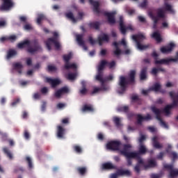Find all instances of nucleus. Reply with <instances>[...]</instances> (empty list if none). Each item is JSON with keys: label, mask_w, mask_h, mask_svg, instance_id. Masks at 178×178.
<instances>
[{"label": "nucleus", "mask_w": 178, "mask_h": 178, "mask_svg": "<svg viewBox=\"0 0 178 178\" xmlns=\"http://www.w3.org/2000/svg\"><path fill=\"white\" fill-rule=\"evenodd\" d=\"M134 83H136V70H131L127 76H120L118 80V86L120 88L118 94H124L128 86H133Z\"/></svg>", "instance_id": "f257e3e1"}, {"label": "nucleus", "mask_w": 178, "mask_h": 178, "mask_svg": "<svg viewBox=\"0 0 178 178\" xmlns=\"http://www.w3.org/2000/svg\"><path fill=\"white\" fill-rule=\"evenodd\" d=\"M27 47V51L29 54H35V52H42V47L40 44L38 39H35L32 41L25 40L23 42L18 43L17 47L19 49H23Z\"/></svg>", "instance_id": "f03ea898"}, {"label": "nucleus", "mask_w": 178, "mask_h": 178, "mask_svg": "<svg viewBox=\"0 0 178 178\" xmlns=\"http://www.w3.org/2000/svg\"><path fill=\"white\" fill-rule=\"evenodd\" d=\"M130 148H131V145L124 144L123 145V149L120 151V154L125 156L127 166H131L133 165V161L131 159L138 158V153L136 152H128L130 151Z\"/></svg>", "instance_id": "7ed1b4c3"}, {"label": "nucleus", "mask_w": 178, "mask_h": 178, "mask_svg": "<svg viewBox=\"0 0 178 178\" xmlns=\"http://www.w3.org/2000/svg\"><path fill=\"white\" fill-rule=\"evenodd\" d=\"M136 154H138V157H135L134 159H137L138 163L134 167V170L136 173H140L141 171V165H144V160L141 159L140 155H145L147 154V147L144 145H140L138 148V152H136Z\"/></svg>", "instance_id": "20e7f679"}, {"label": "nucleus", "mask_w": 178, "mask_h": 178, "mask_svg": "<svg viewBox=\"0 0 178 178\" xmlns=\"http://www.w3.org/2000/svg\"><path fill=\"white\" fill-rule=\"evenodd\" d=\"M132 40H134V41L136 42V47L138 49H140V51H144V49H147V48H149V45H144L141 44V42H143V41L145 40V35L143 33L133 35Z\"/></svg>", "instance_id": "39448f33"}, {"label": "nucleus", "mask_w": 178, "mask_h": 178, "mask_svg": "<svg viewBox=\"0 0 178 178\" xmlns=\"http://www.w3.org/2000/svg\"><path fill=\"white\" fill-rule=\"evenodd\" d=\"M151 111L156 115V119H157V120H159L161 126L162 127H164V129H169V125H168V124H166V122H165L163 120H162V117H161V115H162V111H161V109L156 108L155 106H152L151 107Z\"/></svg>", "instance_id": "423d86ee"}, {"label": "nucleus", "mask_w": 178, "mask_h": 178, "mask_svg": "<svg viewBox=\"0 0 178 178\" xmlns=\"http://www.w3.org/2000/svg\"><path fill=\"white\" fill-rule=\"evenodd\" d=\"M157 16H155L154 13H149V16L153 21V24H158V22H159V19H164L165 17V10L162 8H159L156 9Z\"/></svg>", "instance_id": "0eeeda50"}, {"label": "nucleus", "mask_w": 178, "mask_h": 178, "mask_svg": "<svg viewBox=\"0 0 178 178\" xmlns=\"http://www.w3.org/2000/svg\"><path fill=\"white\" fill-rule=\"evenodd\" d=\"M121 146L122 142L119 140H111L107 143L106 148L111 151H120Z\"/></svg>", "instance_id": "6e6552de"}, {"label": "nucleus", "mask_w": 178, "mask_h": 178, "mask_svg": "<svg viewBox=\"0 0 178 178\" xmlns=\"http://www.w3.org/2000/svg\"><path fill=\"white\" fill-rule=\"evenodd\" d=\"M54 44V47L57 51H59L60 49V43L57 41L56 38H49L47 42H46V47L49 51H51V43Z\"/></svg>", "instance_id": "1a4fd4ad"}, {"label": "nucleus", "mask_w": 178, "mask_h": 178, "mask_svg": "<svg viewBox=\"0 0 178 178\" xmlns=\"http://www.w3.org/2000/svg\"><path fill=\"white\" fill-rule=\"evenodd\" d=\"M120 30L122 33V34H126L127 30H131V31H134V28H133V26L129 25L128 26H124V22L123 19V16H120Z\"/></svg>", "instance_id": "9d476101"}, {"label": "nucleus", "mask_w": 178, "mask_h": 178, "mask_svg": "<svg viewBox=\"0 0 178 178\" xmlns=\"http://www.w3.org/2000/svg\"><path fill=\"white\" fill-rule=\"evenodd\" d=\"M170 62H178V51L176 52L175 57L174 58H167L161 60H156L155 65H169Z\"/></svg>", "instance_id": "9b49d317"}, {"label": "nucleus", "mask_w": 178, "mask_h": 178, "mask_svg": "<svg viewBox=\"0 0 178 178\" xmlns=\"http://www.w3.org/2000/svg\"><path fill=\"white\" fill-rule=\"evenodd\" d=\"M108 61L106 60H102L97 67V74L96 77H103L104 76V69H105V66H107Z\"/></svg>", "instance_id": "f8f14e48"}, {"label": "nucleus", "mask_w": 178, "mask_h": 178, "mask_svg": "<svg viewBox=\"0 0 178 178\" xmlns=\"http://www.w3.org/2000/svg\"><path fill=\"white\" fill-rule=\"evenodd\" d=\"M163 168L170 172V178H175V176H178V170L173 168V164H164Z\"/></svg>", "instance_id": "ddd939ff"}, {"label": "nucleus", "mask_w": 178, "mask_h": 178, "mask_svg": "<svg viewBox=\"0 0 178 178\" xmlns=\"http://www.w3.org/2000/svg\"><path fill=\"white\" fill-rule=\"evenodd\" d=\"M2 4L0 6V10H9L11 8H13V0H2Z\"/></svg>", "instance_id": "4468645a"}, {"label": "nucleus", "mask_w": 178, "mask_h": 178, "mask_svg": "<svg viewBox=\"0 0 178 178\" xmlns=\"http://www.w3.org/2000/svg\"><path fill=\"white\" fill-rule=\"evenodd\" d=\"M76 42L79 45V47H82L84 51H87L88 47L86 45V42L84 41V34H78L76 35Z\"/></svg>", "instance_id": "2eb2a0df"}, {"label": "nucleus", "mask_w": 178, "mask_h": 178, "mask_svg": "<svg viewBox=\"0 0 178 178\" xmlns=\"http://www.w3.org/2000/svg\"><path fill=\"white\" fill-rule=\"evenodd\" d=\"M175 47H176V44H175V43L170 42L167 46L162 47L161 48V52H162V54H169V53L172 52V51H173V49Z\"/></svg>", "instance_id": "dca6fc26"}, {"label": "nucleus", "mask_w": 178, "mask_h": 178, "mask_svg": "<svg viewBox=\"0 0 178 178\" xmlns=\"http://www.w3.org/2000/svg\"><path fill=\"white\" fill-rule=\"evenodd\" d=\"M115 15H116L115 12L113 13H104V16H106L108 19V22L112 25L116 23V19H115Z\"/></svg>", "instance_id": "f3484780"}, {"label": "nucleus", "mask_w": 178, "mask_h": 178, "mask_svg": "<svg viewBox=\"0 0 178 178\" xmlns=\"http://www.w3.org/2000/svg\"><path fill=\"white\" fill-rule=\"evenodd\" d=\"M96 80L101 83L100 91H108L109 86L105 84V79L102 76H96Z\"/></svg>", "instance_id": "a211bd4d"}, {"label": "nucleus", "mask_w": 178, "mask_h": 178, "mask_svg": "<svg viewBox=\"0 0 178 178\" xmlns=\"http://www.w3.org/2000/svg\"><path fill=\"white\" fill-rule=\"evenodd\" d=\"M67 92H69V88L64 86L56 91L54 95L56 98H60L63 94H67Z\"/></svg>", "instance_id": "6ab92c4d"}, {"label": "nucleus", "mask_w": 178, "mask_h": 178, "mask_svg": "<svg viewBox=\"0 0 178 178\" xmlns=\"http://www.w3.org/2000/svg\"><path fill=\"white\" fill-rule=\"evenodd\" d=\"M136 118L138 124H143V122H144V120H151V115L149 114H147L145 117H143L141 114H138L136 115Z\"/></svg>", "instance_id": "aec40b11"}, {"label": "nucleus", "mask_w": 178, "mask_h": 178, "mask_svg": "<svg viewBox=\"0 0 178 178\" xmlns=\"http://www.w3.org/2000/svg\"><path fill=\"white\" fill-rule=\"evenodd\" d=\"M89 3L93 6V12L99 15L101 11L99 10V2L94 0H89Z\"/></svg>", "instance_id": "412c9836"}, {"label": "nucleus", "mask_w": 178, "mask_h": 178, "mask_svg": "<svg viewBox=\"0 0 178 178\" xmlns=\"http://www.w3.org/2000/svg\"><path fill=\"white\" fill-rule=\"evenodd\" d=\"M13 69L16 70L19 74H22L23 73V64L22 63H13Z\"/></svg>", "instance_id": "4be33fe9"}, {"label": "nucleus", "mask_w": 178, "mask_h": 178, "mask_svg": "<svg viewBox=\"0 0 178 178\" xmlns=\"http://www.w3.org/2000/svg\"><path fill=\"white\" fill-rule=\"evenodd\" d=\"M46 80H47V83H49V84H51L53 88H55V87L60 84V81L58 79H52L51 78H47Z\"/></svg>", "instance_id": "5701e85b"}, {"label": "nucleus", "mask_w": 178, "mask_h": 178, "mask_svg": "<svg viewBox=\"0 0 178 178\" xmlns=\"http://www.w3.org/2000/svg\"><path fill=\"white\" fill-rule=\"evenodd\" d=\"M117 173L118 176H126L127 177L131 176V171L129 170L118 169L117 170Z\"/></svg>", "instance_id": "b1692460"}, {"label": "nucleus", "mask_w": 178, "mask_h": 178, "mask_svg": "<svg viewBox=\"0 0 178 178\" xmlns=\"http://www.w3.org/2000/svg\"><path fill=\"white\" fill-rule=\"evenodd\" d=\"M102 168L104 170H112V169H118L115 165L111 162L104 163L102 164Z\"/></svg>", "instance_id": "393cba45"}, {"label": "nucleus", "mask_w": 178, "mask_h": 178, "mask_svg": "<svg viewBox=\"0 0 178 178\" xmlns=\"http://www.w3.org/2000/svg\"><path fill=\"white\" fill-rule=\"evenodd\" d=\"M169 95L170 98L172 99V104H169L171 108H175V106H177V100H176V98H177V95H175V92L171 91L169 92Z\"/></svg>", "instance_id": "a878e982"}, {"label": "nucleus", "mask_w": 178, "mask_h": 178, "mask_svg": "<svg viewBox=\"0 0 178 178\" xmlns=\"http://www.w3.org/2000/svg\"><path fill=\"white\" fill-rule=\"evenodd\" d=\"M104 41L106 42H109V36L105 33L98 37V42L100 47L102 46Z\"/></svg>", "instance_id": "bb28decb"}, {"label": "nucleus", "mask_w": 178, "mask_h": 178, "mask_svg": "<svg viewBox=\"0 0 178 178\" xmlns=\"http://www.w3.org/2000/svg\"><path fill=\"white\" fill-rule=\"evenodd\" d=\"M152 141L153 147L156 149H161V148L163 147V145H162V144L159 143L158 141V136H154L152 139Z\"/></svg>", "instance_id": "cd10ccee"}, {"label": "nucleus", "mask_w": 178, "mask_h": 178, "mask_svg": "<svg viewBox=\"0 0 178 178\" xmlns=\"http://www.w3.org/2000/svg\"><path fill=\"white\" fill-rule=\"evenodd\" d=\"M113 45L115 48L113 54L115 55V56H120V55H122V50L119 48V43H118V42H113Z\"/></svg>", "instance_id": "c85d7f7f"}, {"label": "nucleus", "mask_w": 178, "mask_h": 178, "mask_svg": "<svg viewBox=\"0 0 178 178\" xmlns=\"http://www.w3.org/2000/svg\"><path fill=\"white\" fill-rule=\"evenodd\" d=\"M145 169H149V168H155L156 166V161L154 159H149L147 161V165H142Z\"/></svg>", "instance_id": "c756f323"}, {"label": "nucleus", "mask_w": 178, "mask_h": 178, "mask_svg": "<svg viewBox=\"0 0 178 178\" xmlns=\"http://www.w3.org/2000/svg\"><path fill=\"white\" fill-rule=\"evenodd\" d=\"M16 55H17V51L13 49H10L7 52L6 59L9 60V59H12V58L16 56Z\"/></svg>", "instance_id": "7c9ffc66"}, {"label": "nucleus", "mask_w": 178, "mask_h": 178, "mask_svg": "<svg viewBox=\"0 0 178 178\" xmlns=\"http://www.w3.org/2000/svg\"><path fill=\"white\" fill-rule=\"evenodd\" d=\"M65 135V128L62 126L58 125L57 127V136L58 138H63V136Z\"/></svg>", "instance_id": "2f4dec72"}, {"label": "nucleus", "mask_w": 178, "mask_h": 178, "mask_svg": "<svg viewBox=\"0 0 178 178\" xmlns=\"http://www.w3.org/2000/svg\"><path fill=\"white\" fill-rule=\"evenodd\" d=\"M3 152L6 155L8 159H13V154H12V152L9 149V148L5 147L3 148Z\"/></svg>", "instance_id": "473e14b6"}, {"label": "nucleus", "mask_w": 178, "mask_h": 178, "mask_svg": "<svg viewBox=\"0 0 178 178\" xmlns=\"http://www.w3.org/2000/svg\"><path fill=\"white\" fill-rule=\"evenodd\" d=\"M148 70V68L147 67H143L140 70V80H145L147 79V72Z\"/></svg>", "instance_id": "72a5a7b5"}, {"label": "nucleus", "mask_w": 178, "mask_h": 178, "mask_svg": "<svg viewBox=\"0 0 178 178\" xmlns=\"http://www.w3.org/2000/svg\"><path fill=\"white\" fill-rule=\"evenodd\" d=\"M76 172L81 176H86V173H87V167H78L76 168Z\"/></svg>", "instance_id": "f704fd0d"}, {"label": "nucleus", "mask_w": 178, "mask_h": 178, "mask_svg": "<svg viewBox=\"0 0 178 178\" xmlns=\"http://www.w3.org/2000/svg\"><path fill=\"white\" fill-rule=\"evenodd\" d=\"M152 38L156 40V42H162V37H161V33L159 32H154L152 35Z\"/></svg>", "instance_id": "c9c22d12"}, {"label": "nucleus", "mask_w": 178, "mask_h": 178, "mask_svg": "<svg viewBox=\"0 0 178 178\" xmlns=\"http://www.w3.org/2000/svg\"><path fill=\"white\" fill-rule=\"evenodd\" d=\"M131 102L136 103L138 105H141V104L143 102V99H141L140 97H138V95H133L131 97Z\"/></svg>", "instance_id": "e433bc0d"}, {"label": "nucleus", "mask_w": 178, "mask_h": 178, "mask_svg": "<svg viewBox=\"0 0 178 178\" xmlns=\"http://www.w3.org/2000/svg\"><path fill=\"white\" fill-rule=\"evenodd\" d=\"M171 109H173L170 104L165 106V108L163 110H161V113H165L166 116H169L170 115V111Z\"/></svg>", "instance_id": "4c0bfd02"}, {"label": "nucleus", "mask_w": 178, "mask_h": 178, "mask_svg": "<svg viewBox=\"0 0 178 178\" xmlns=\"http://www.w3.org/2000/svg\"><path fill=\"white\" fill-rule=\"evenodd\" d=\"M159 72H165V69L162 67H154L152 69L151 74H153V76H158V73H159Z\"/></svg>", "instance_id": "58836bf2"}, {"label": "nucleus", "mask_w": 178, "mask_h": 178, "mask_svg": "<svg viewBox=\"0 0 178 178\" xmlns=\"http://www.w3.org/2000/svg\"><path fill=\"white\" fill-rule=\"evenodd\" d=\"M82 112H94V107L90 104H85L82 108Z\"/></svg>", "instance_id": "ea45409f"}, {"label": "nucleus", "mask_w": 178, "mask_h": 178, "mask_svg": "<svg viewBox=\"0 0 178 178\" xmlns=\"http://www.w3.org/2000/svg\"><path fill=\"white\" fill-rule=\"evenodd\" d=\"M65 16L66 17H67V19H70V20H71L72 23H77V19L74 17L73 13L72 12L67 13H66Z\"/></svg>", "instance_id": "a19ab883"}, {"label": "nucleus", "mask_w": 178, "mask_h": 178, "mask_svg": "<svg viewBox=\"0 0 178 178\" xmlns=\"http://www.w3.org/2000/svg\"><path fill=\"white\" fill-rule=\"evenodd\" d=\"M161 84H159V83H156L150 88V90L156 92L161 91Z\"/></svg>", "instance_id": "79ce46f5"}, {"label": "nucleus", "mask_w": 178, "mask_h": 178, "mask_svg": "<svg viewBox=\"0 0 178 178\" xmlns=\"http://www.w3.org/2000/svg\"><path fill=\"white\" fill-rule=\"evenodd\" d=\"M88 26L90 29H95V30L99 29V22H90L88 24Z\"/></svg>", "instance_id": "37998d69"}, {"label": "nucleus", "mask_w": 178, "mask_h": 178, "mask_svg": "<svg viewBox=\"0 0 178 178\" xmlns=\"http://www.w3.org/2000/svg\"><path fill=\"white\" fill-rule=\"evenodd\" d=\"M65 69L69 70V69H77V65L75 63L70 64V63H65Z\"/></svg>", "instance_id": "c03bdc74"}, {"label": "nucleus", "mask_w": 178, "mask_h": 178, "mask_svg": "<svg viewBox=\"0 0 178 178\" xmlns=\"http://www.w3.org/2000/svg\"><path fill=\"white\" fill-rule=\"evenodd\" d=\"M73 149L76 154H81L83 152V149L81 148V146L79 145H74L73 146Z\"/></svg>", "instance_id": "a18cd8bd"}, {"label": "nucleus", "mask_w": 178, "mask_h": 178, "mask_svg": "<svg viewBox=\"0 0 178 178\" xmlns=\"http://www.w3.org/2000/svg\"><path fill=\"white\" fill-rule=\"evenodd\" d=\"M87 92H88V90L86 88V85H84V83H82V88L79 90V94L81 95H86Z\"/></svg>", "instance_id": "49530a36"}, {"label": "nucleus", "mask_w": 178, "mask_h": 178, "mask_svg": "<svg viewBox=\"0 0 178 178\" xmlns=\"http://www.w3.org/2000/svg\"><path fill=\"white\" fill-rule=\"evenodd\" d=\"M118 112H124L125 113H127V112H129V106H124L119 107L118 108Z\"/></svg>", "instance_id": "de8ad7c7"}, {"label": "nucleus", "mask_w": 178, "mask_h": 178, "mask_svg": "<svg viewBox=\"0 0 178 178\" xmlns=\"http://www.w3.org/2000/svg\"><path fill=\"white\" fill-rule=\"evenodd\" d=\"M42 20H45V15L42 14L38 15L37 18V23L38 24H41V22H42Z\"/></svg>", "instance_id": "09e8293b"}, {"label": "nucleus", "mask_w": 178, "mask_h": 178, "mask_svg": "<svg viewBox=\"0 0 178 178\" xmlns=\"http://www.w3.org/2000/svg\"><path fill=\"white\" fill-rule=\"evenodd\" d=\"M77 77V74L76 73H69L67 76V80H74Z\"/></svg>", "instance_id": "8fccbe9b"}, {"label": "nucleus", "mask_w": 178, "mask_h": 178, "mask_svg": "<svg viewBox=\"0 0 178 178\" xmlns=\"http://www.w3.org/2000/svg\"><path fill=\"white\" fill-rule=\"evenodd\" d=\"M63 59H64L65 63H69V60H70V59H72V53H69L67 55H64Z\"/></svg>", "instance_id": "3c124183"}, {"label": "nucleus", "mask_w": 178, "mask_h": 178, "mask_svg": "<svg viewBox=\"0 0 178 178\" xmlns=\"http://www.w3.org/2000/svg\"><path fill=\"white\" fill-rule=\"evenodd\" d=\"M165 10H168V12H170L171 13H173V12H175L173 10V8H172V6H170V4L168 3H165Z\"/></svg>", "instance_id": "603ef678"}, {"label": "nucleus", "mask_w": 178, "mask_h": 178, "mask_svg": "<svg viewBox=\"0 0 178 178\" xmlns=\"http://www.w3.org/2000/svg\"><path fill=\"white\" fill-rule=\"evenodd\" d=\"M26 161L28 163V166L29 169H33V161H31V158H30L29 156H27L26 158Z\"/></svg>", "instance_id": "864d4df0"}, {"label": "nucleus", "mask_w": 178, "mask_h": 178, "mask_svg": "<svg viewBox=\"0 0 178 178\" xmlns=\"http://www.w3.org/2000/svg\"><path fill=\"white\" fill-rule=\"evenodd\" d=\"M113 120V122L115 123V126H117V127H120V118H119L118 117H114Z\"/></svg>", "instance_id": "5fc2aeb1"}, {"label": "nucleus", "mask_w": 178, "mask_h": 178, "mask_svg": "<svg viewBox=\"0 0 178 178\" xmlns=\"http://www.w3.org/2000/svg\"><path fill=\"white\" fill-rule=\"evenodd\" d=\"M107 66H108V69H113V67H115L116 66V62H115V60H113L110 63L108 62Z\"/></svg>", "instance_id": "6e6d98bb"}, {"label": "nucleus", "mask_w": 178, "mask_h": 178, "mask_svg": "<svg viewBox=\"0 0 178 178\" xmlns=\"http://www.w3.org/2000/svg\"><path fill=\"white\" fill-rule=\"evenodd\" d=\"M147 5H148V1L147 0H143V1L139 4V8L144 9V8H147Z\"/></svg>", "instance_id": "4d7b16f0"}, {"label": "nucleus", "mask_w": 178, "mask_h": 178, "mask_svg": "<svg viewBox=\"0 0 178 178\" xmlns=\"http://www.w3.org/2000/svg\"><path fill=\"white\" fill-rule=\"evenodd\" d=\"M20 102V98L15 99L11 103V106H16Z\"/></svg>", "instance_id": "13d9d810"}, {"label": "nucleus", "mask_w": 178, "mask_h": 178, "mask_svg": "<svg viewBox=\"0 0 178 178\" xmlns=\"http://www.w3.org/2000/svg\"><path fill=\"white\" fill-rule=\"evenodd\" d=\"M17 38L15 35H12L8 37V41H11V42H14V41H16Z\"/></svg>", "instance_id": "bf43d9fd"}, {"label": "nucleus", "mask_w": 178, "mask_h": 178, "mask_svg": "<svg viewBox=\"0 0 178 178\" xmlns=\"http://www.w3.org/2000/svg\"><path fill=\"white\" fill-rule=\"evenodd\" d=\"M162 176H163V173H160V174H152L151 175V178H161L162 177Z\"/></svg>", "instance_id": "052dcab7"}, {"label": "nucleus", "mask_w": 178, "mask_h": 178, "mask_svg": "<svg viewBox=\"0 0 178 178\" xmlns=\"http://www.w3.org/2000/svg\"><path fill=\"white\" fill-rule=\"evenodd\" d=\"M47 69L48 72H55V70H56V67L54 65H48Z\"/></svg>", "instance_id": "680f3d73"}, {"label": "nucleus", "mask_w": 178, "mask_h": 178, "mask_svg": "<svg viewBox=\"0 0 178 178\" xmlns=\"http://www.w3.org/2000/svg\"><path fill=\"white\" fill-rule=\"evenodd\" d=\"M24 137L26 140H29V138H30V134L29 133V131L27 130L24 131Z\"/></svg>", "instance_id": "e2e57ef3"}, {"label": "nucleus", "mask_w": 178, "mask_h": 178, "mask_svg": "<svg viewBox=\"0 0 178 178\" xmlns=\"http://www.w3.org/2000/svg\"><path fill=\"white\" fill-rule=\"evenodd\" d=\"M171 156H172V161H176V159H178L177 153L172 152H171Z\"/></svg>", "instance_id": "0e129e2a"}, {"label": "nucleus", "mask_w": 178, "mask_h": 178, "mask_svg": "<svg viewBox=\"0 0 178 178\" xmlns=\"http://www.w3.org/2000/svg\"><path fill=\"white\" fill-rule=\"evenodd\" d=\"M128 15H129V16H132V15H134L136 13V10L134 9H128L127 10Z\"/></svg>", "instance_id": "69168bd1"}, {"label": "nucleus", "mask_w": 178, "mask_h": 178, "mask_svg": "<svg viewBox=\"0 0 178 178\" xmlns=\"http://www.w3.org/2000/svg\"><path fill=\"white\" fill-rule=\"evenodd\" d=\"M99 91H101V89L99 88H94L93 90L91 92V95H94V94H97Z\"/></svg>", "instance_id": "338daca9"}, {"label": "nucleus", "mask_w": 178, "mask_h": 178, "mask_svg": "<svg viewBox=\"0 0 178 178\" xmlns=\"http://www.w3.org/2000/svg\"><path fill=\"white\" fill-rule=\"evenodd\" d=\"M24 30H28V31L33 30V26H31V25L29 24H26L24 25Z\"/></svg>", "instance_id": "774afa93"}]
</instances>
